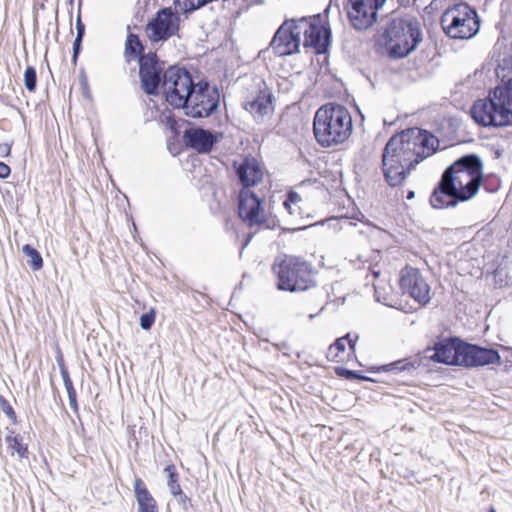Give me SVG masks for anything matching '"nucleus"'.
<instances>
[{"instance_id": "f257e3e1", "label": "nucleus", "mask_w": 512, "mask_h": 512, "mask_svg": "<svg viewBox=\"0 0 512 512\" xmlns=\"http://www.w3.org/2000/svg\"><path fill=\"white\" fill-rule=\"evenodd\" d=\"M439 140L429 132L411 128L392 136L382 154V169L386 182L401 185L409 172L421 161L433 155Z\"/></svg>"}, {"instance_id": "f03ea898", "label": "nucleus", "mask_w": 512, "mask_h": 512, "mask_svg": "<svg viewBox=\"0 0 512 512\" xmlns=\"http://www.w3.org/2000/svg\"><path fill=\"white\" fill-rule=\"evenodd\" d=\"M330 29L320 15L287 19L276 31L271 47L279 56L299 52V47L313 48L316 53H324L330 43Z\"/></svg>"}, {"instance_id": "7ed1b4c3", "label": "nucleus", "mask_w": 512, "mask_h": 512, "mask_svg": "<svg viewBox=\"0 0 512 512\" xmlns=\"http://www.w3.org/2000/svg\"><path fill=\"white\" fill-rule=\"evenodd\" d=\"M234 169L243 186L239 194L240 218L251 228L268 227L261 199L248 189L263 180L265 172L262 165L255 158H245L240 162H234Z\"/></svg>"}, {"instance_id": "20e7f679", "label": "nucleus", "mask_w": 512, "mask_h": 512, "mask_svg": "<svg viewBox=\"0 0 512 512\" xmlns=\"http://www.w3.org/2000/svg\"><path fill=\"white\" fill-rule=\"evenodd\" d=\"M496 74L504 84L497 86L488 99L476 101L471 109L472 118L483 126H506L512 122V80L506 81L507 74L501 65Z\"/></svg>"}, {"instance_id": "39448f33", "label": "nucleus", "mask_w": 512, "mask_h": 512, "mask_svg": "<svg viewBox=\"0 0 512 512\" xmlns=\"http://www.w3.org/2000/svg\"><path fill=\"white\" fill-rule=\"evenodd\" d=\"M353 130L352 117L342 105L326 104L314 116L313 131L316 141L322 147H332L344 143Z\"/></svg>"}, {"instance_id": "423d86ee", "label": "nucleus", "mask_w": 512, "mask_h": 512, "mask_svg": "<svg viewBox=\"0 0 512 512\" xmlns=\"http://www.w3.org/2000/svg\"><path fill=\"white\" fill-rule=\"evenodd\" d=\"M378 41L385 46L390 57H406L422 41L420 23L410 15H394L387 21Z\"/></svg>"}, {"instance_id": "0eeeda50", "label": "nucleus", "mask_w": 512, "mask_h": 512, "mask_svg": "<svg viewBox=\"0 0 512 512\" xmlns=\"http://www.w3.org/2000/svg\"><path fill=\"white\" fill-rule=\"evenodd\" d=\"M483 179V164L475 154L456 160L443 174L444 189L457 200L466 201L476 195Z\"/></svg>"}, {"instance_id": "6e6552de", "label": "nucleus", "mask_w": 512, "mask_h": 512, "mask_svg": "<svg viewBox=\"0 0 512 512\" xmlns=\"http://www.w3.org/2000/svg\"><path fill=\"white\" fill-rule=\"evenodd\" d=\"M441 25L450 38L470 39L479 32L480 19L473 7L460 2L445 10L441 17Z\"/></svg>"}, {"instance_id": "1a4fd4ad", "label": "nucleus", "mask_w": 512, "mask_h": 512, "mask_svg": "<svg viewBox=\"0 0 512 512\" xmlns=\"http://www.w3.org/2000/svg\"><path fill=\"white\" fill-rule=\"evenodd\" d=\"M275 269L280 290L300 292L315 286L309 265L299 258L286 257Z\"/></svg>"}, {"instance_id": "9d476101", "label": "nucleus", "mask_w": 512, "mask_h": 512, "mask_svg": "<svg viewBox=\"0 0 512 512\" xmlns=\"http://www.w3.org/2000/svg\"><path fill=\"white\" fill-rule=\"evenodd\" d=\"M195 85L186 69L171 66L163 75L162 92L171 106L181 108Z\"/></svg>"}, {"instance_id": "9b49d317", "label": "nucleus", "mask_w": 512, "mask_h": 512, "mask_svg": "<svg viewBox=\"0 0 512 512\" xmlns=\"http://www.w3.org/2000/svg\"><path fill=\"white\" fill-rule=\"evenodd\" d=\"M220 95L215 87L206 82L197 83L189 96L187 103L181 108L192 118H204L211 115L219 106Z\"/></svg>"}, {"instance_id": "f8f14e48", "label": "nucleus", "mask_w": 512, "mask_h": 512, "mask_svg": "<svg viewBox=\"0 0 512 512\" xmlns=\"http://www.w3.org/2000/svg\"><path fill=\"white\" fill-rule=\"evenodd\" d=\"M180 17L171 8H164L147 24L146 35L151 42H163L177 34Z\"/></svg>"}, {"instance_id": "ddd939ff", "label": "nucleus", "mask_w": 512, "mask_h": 512, "mask_svg": "<svg viewBox=\"0 0 512 512\" xmlns=\"http://www.w3.org/2000/svg\"><path fill=\"white\" fill-rule=\"evenodd\" d=\"M139 74L143 90L147 94H158L162 90L164 63L160 62L156 54L149 53L139 59Z\"/></svg>"}, {"instance_id": "4468645a", "label": "nucleus", "mask_w": 512, "mask_h": 512, "mask_svg": "<svg viewBox=\"0 0 512 512\" xmlns=\"http://www.w3.org/2000/svg\"><path fill=\"white\" fill-rule=\"evenodd\" d=\"M386 0H349L351 8L348 17L352 26L357 30H366L376 21L377 10Z\"/></svg>"}, {"instance_id": "2eb2a0df", "label": "nucleus", "mask_w": 512, "mask_h": 512, "mask_svg": "<svg viewBox=\"0 0 512 512\" xmlns=\"http://www.w3.org/2000/svg\"><path fill=\"white\" fill-rule=\"evenodd\" d=\"M399 284L402 292L418 303L427 304L430 301V287L417 269L404 268L401 271Z\"/></svg>"}, {"instance_id": "dca6fc26", "label": "nucleus", "mask_w": 512, "mask_h": 512, "mask_svg": "<svg viewBox=\"0 0 512 512\" xmlns=\"http://www.w3.org/2000/svg\"><path fill=\"white\" fill-rule=\"evenodd\" d=\"M459 365L466 367L499 363L500 356L493 349L481 348L460 341Z\"/></svg>"}, {"instance_id": "f3484780", "label": "nucleus", "mask_w": 512, "mask_h": 512, "mask_svg": "<svg viewBox=\"0 0 512 512\" xmlns=\"http://www.w3.org/2000/svg\"><path fill=\"white\" fill-rule=\"evenodd\" d=\"M184 140L186 144L200 153L209 152L217 137L208 130L202 128H189L184 132Z\"/></svg>"}, {"instance_id": "a211bd4d", "label": "nucleus", "mask_w": 512, "mask_h": 512, "mask_svg": "<svg viewBox=\"0 0 512 512\" xmlns=\"http://www.w3.org/2000/svg\"><path fill=\"white\" fill-rule=\"evenodd\" d=\"M460 341L450 340L435 345L433 353L428 357L436 362L447 365H459Z\"/></svg>"}, {"instance_id": "6ab92c4d", "label": "nucleus", "mask_w": 512, "mask_h": 512, "mask_svg": "<svg viewBox=\"0 0 512 512\" xmlns=\"http://www.w3.org/2000/svg\"><path fill=\"white\" fill-rule=\"evenodd\" d=\"M244 109L255 119H262L273 112L272 94L261 90L255 98L244 103Z\"/></svg>"}, {"instance_id": "aec40b11", "label": "nucleus", "mask_w": 512, "mask_h": 512, "mask_svg": "<svg viewBox=\"0 0 512 512\" xmlns=\"http://www.w3.org/2000/svg\"><path fill=\"white\" fill-rule=\"evenodd\" d=\"M137 512H159L156 500L140 478L134 480Z\"/></svg>"}, {"instance_id": "412c9836", "label": "nucleus", "mask_w": 512, "mask_h": 512, "mask_svg": "<svg viewBox=\"0 0 512 512\" xmlns=\"http://www.w3.org/2000/svg\"><path fill=\"white\" fill-rule=\"evenodd\" d=\"M443 180L440 182L439 190H435L430 197V203L434 208H443L445 206L454 205L456 197L450 191L444 189Z\"/></svg>"}, {"instance_id": "4be33fe9", "label": "nucleus", "mask_w": 512, "mask_h": 512, "mask_svg": "<svg viewBox=\"0 0 512 512\" xmlns=\"http://www.w3.org/2000/svg\"><path fill=\"white\" fill-rule=\"evenodd\" d=\"M358 340V336L354 338L351 337L350 334H347L344 337L338 338L334 344H332L328 349V357L332 360L339 356L340 352H344L346 348V343L349 344V347L352 351L355 350L356 342Z\"/></svg>"}, {"instance_id": "5701e85b", "label": "nucleus", "mask_w": 512, "mask_h": 512, "mask_svg": "<svg viewBox=\"0 0 512 512\" xmlns=\"http://www.w3.org/2000/svg\"><path fill=\"white\" fill-rule=\"evenodd\" d=\"M5 441L8 445V449L11 452V455L17 454L20 458H26L28 455V450L26 444L23 443V439L20 435L15 434L14 432H10Z\"/></svg>"}, {"instance_id": "b1692460", "label": "nucleus", "mask_w": 512, "mask_h": 512, "mask_svg": "<svg viewBox=\"0 0 512 512\" xmlns=\"http://www.w3.org/2000/svg\"><path fill=\"white\" fill-rule=\"evenodd\" d=\"M164 472L168 476V486L170 488L171 494L175 497H178V501L185 502L186 495L183 493V491L178 483V474L175 471V467L167 466L164 469Z\"/></svg>"}, {"instance_id": "393cba45", "label": "nucleus", "mask_w": 512, "mask_h": 512, "mask_svg": "<svg viewBox=\"0 0 512 512\" xmlns=\"http://www.w3.org/2000/svg\"><path fill=\"white\" fill-rule=\"evenodd\" d=\"M22 251L29 258L28 264L32 270L38 271L42 268L43 259L35 248L26 244L23 246Z\"/></svg>"}, {"instance_id": "a878e982", "label": "nucleus", "mask_w": 512, "mask_h": 512, "mask_svg": "<svg viewBox=\"0 0 512 512\" xmlns=\"http://www.w3.org/2000/svg\"><path fill=\"white\" fill-rule=\"evenodd\" d=\"M302 201L301 196L296 192H290L283 205L291 215H295L299 212V204Z\"/></svg>"}, {"instance_id": "bb28decb", "label": "nucleus", "mask_w": 512, "mask_h": 512, "mask_svg": "<svg viewBox=\"0 0 512 512\" xmlns=\"http://www.w3.org/2000/svg\"><path fill=\"white\" fill-rule=\"evenodd\" d=\"M125 47H126V54H128V55L136 56L143 50L142 44H141L138 36L135 34L128 35Z\"/></svg>"}, {"instance_id": "cd10ccee", "label": "nucleus", "mask_w": 512, "mask_h": 512, "mask_svg": "<svg viewBox=\"0 0 512 512\" xmlns=\"http://www.w3.org/2000/svg\"><path fill=\"white\" fill-rule=\"evenodd\" d=\"M62 377H63L64 386H65L67 394H68L69 404L72 409L77 410L76 391L73 388L72 381H71L67 371H62Z\"/></svg>"}, {"instance_id": "c85d7f7f", "label": "nucleus", "mask_w": 512, "mask_h": 512, "mask_svg": "<svg viewBox=\"0 0 512 512\" xmlns=\"http://www.w3.org/2000/svg\"><path fill=\"white\" fill-rule=\"evenodd\" d=\"M36 79H37V76H36L35 68L31 67V66L27 67L24 72V85L28 91H30V92L35 91Z\"/></svg>"}, {"instance_id": "c756f323", "label": "nucleus", "mask_w": 512, "mask_h": 512, "mask_svg": "<svg viewBox=\"0 0 512 512\" xmlns=\"http://www.w3.org/2000/svg\"><path fill=\"white\" fill-rule=\"evenodd\" d=\"M156 313L154 309H150L140 317V326L144 330H149L155 322Z\"/></svg>"}, {"instance_id": "7c9ffc66", "label": "nucleus", "mask_w": 512, "mask_h": 512, "mask_svg": "<svg viewBox=\"0 0 512 512\" xmlns=\"http://www.w3.org/2000/svg\"><path fill=\"white\" fill-rule=\"evenodd\" d=\"M0 408L13 423L16 422L15 411L13 410L11 405L8 403V401L2 396H0Z\"/></svg>"}, {"instance_id": "2f4dec72", "label": "nucleus", "mask_w": 512, "mask_h": 512, "mask_svg": "<svg viewBox=\"0 0 512 512\" xmlns=\"http://www.w3.org/2000/svg\"><path fill=\"white\" fill-rule=\"evenodd\" d=\"M10 172V167L5 163L0 162V178L6 179L10 175Z\"/></svg>"}, {"instance_id": "473e14b6", "label": "nucleus", "mask_w": 512, "mask_h": 512, "mask_svg": "<svg viewBox=\"0 0 512 512\" xmlns=\"http://www.w3.org/2000/svg\"><path fill=\"white\" fill-rule=\"evenodd\" d=\"M76 29H77L78 41H81L83 33H84V25L82 24L80 17H78V19H77Z\"/></svg>"}, {"instance_id": "72a5a7b5", "label": "nucleus", "mask_w": 512, "mask_h": 512, "mask_svg": "<svg viewBox=\"0 0 512 512\" xmlns=\"http://www.w3.org/2000/svg\"><path fill=\"white\" fill-rule=\"evenodd\" d=\"M11 146L9 144H0V156L6 157L10 154Z\"/></svg>"}, {"instance_id": "f704fd0d", "label": "nucleus", "mask_w": 512, "mask_h": 512, "mask_svg": "<svg viewBox=\"0 0 512 512\" xmlns=\"http://www.w3.org/2000/svg\"><path fill=\"white\" fill-rule=\"evenodd\" d=\"M375 296L378 301H382L384 304L389 305L387 298L381 296L380 288L378 285H375Z\"/></svg>"}, {"instance_id": "c9c22d12", "label": "nucleus", "mask_w": 512, "mask_h": 512, "mask_svg": "<svg viewBox=\"0 0 512 512\" xmlns=\"http://www.w3.org/2000/svg\"><path fill=\"white\" fill-rule=\"evenodd\" d=\"M346 0H330V5L327 8V10L332 6L335 5L338 9L341 5H345Z\"/></svg>"}, {"instance_id": "e433bc0d", "label": "nucleus", "mask_w": 512, "mask_h": 512, "mask_svg": "<svg viewBox=\"0 0 512 512\" xmlns=\"http://www.w3.org/2000/svg\"><path fill=\"white\" fill-rule=\"evenodd\" d=\"M397 1L402 6H410V5H413L416 0H397Z\"/></svg>"}, {"instance_id": "4c0bfd02", "label": "nucleus", "mask_w": 512, "mask_h": 512, "mask_svg": "<svg viewBox=\"0 0 512 512\" xmlns=\"http://www.w3.org/2000/svg\"><path fill=\"white\" fill-rule=\"evenodd\" d=\"M80 43H81V41H78V36H77L75 41H74V53H75V55L78 52V48H79Z\"/></svg>"}, {"instance_id": "58836bf2", "label": "nucleus", "mask_w": 512, "mask_h": 512, "mask_svg": "<svg viewBox=\"0 0 512 512\" xmlns=\"http://www.w3.org/2000/svg\"><path fill=\"white\" fill-rule=\"evenodd\" d=\"M347 377L348 378H358L359 376L357 375L356 372H353V371H347Z\"/></svg>"}, {"instance_id": "ea45409f", "label": "nucleus", "mask_w": 512, "mask_h": 512, "mask_svg": "<svg viewBox=\"0 0 512 512\" xmlns=\"http://www.w3.org/2000/svg\"><path fill=\"white\" fill-rule=\"evenodd\" d=\"M413 197H414V192L413 191H409L408 195H407V198L408 199H412Z\"/></svg>"}, {"instance_id": "a19ab883", "label": "nucleus", "mask_w": 512, "mask_h": 512, "mask_svg": "<svg viewBox=\"0 0 512 512\" xmlns=\"http://www.w3.org/2000/svg\"><path fill=\"white\" fill-rule=\"evenodd\" d=\"M489 512H496V510L494 508H491Z\"/></svg>"}]
</instances>
